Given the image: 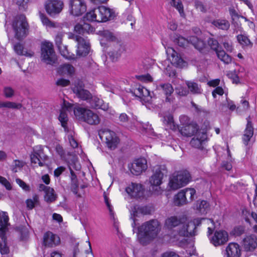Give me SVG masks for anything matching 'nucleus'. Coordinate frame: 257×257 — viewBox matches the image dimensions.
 I'll use <instances>...</instances> for the list:
<instances>
[{
	"mask_svg": "<svg viewBox=\"0 0 257 257\" xmlns=\"http://www.w3.org/2000/svg\"><path fill=\"white\" fill-rule=\"evenodd\" d=\"M180 121L183 123V126L179 129L181 134L184 137H191L196 135L191 140L190 145H202L205 141L207 140V136L206 133L198 132L199 126L195 122L188 123L189 117L186 115L181 116L180 118Z\"/></svg>",
	"mask_w": 257,
	"mask_h": 257,
	"instance_id": "obj_1",
	"label": "nucleus"
},
{
	"mask_svg": "<svg viewBox=\"0 0 257 257\" xmlns=\"http://www.w3.org/2000/svg\"><path fill=\"white\" fill-rule=\"evenodd\" d=\"M161 230L157 219H151L143 223L138 228V238L141 244L147 245L157 237Z\"/></svg>",
	"mask_w": 257,
	"mask_h": 257,
	"instance_id": "obj_2",
	"label": "nucleus"
},
{
	"mask_svg": "<svg viewBox=\"0 0 257 257\" xmlns=\"http://www.w3.org/2000/svg\"><path fill=\"white\" fill-rule=\"evenodd\" d=\"M9 220L7 212L0 211V252L2 254H7L10 251L6 235L7 227L9 225Z\"/></svg>",
	"mask_w": 257,
	"mask_h": 257,
	"instance_id": "obj_3",
	"label": "nucleus"
},
{
	"mask_svg": "<svg viewBox=\"0 0 257 257\" xmlns=\"http://www.w3.org/2000/svg\"><path fill=\"white\" fill-rule=\"evenodd\" d=\"M12 27L15 37L18 40H22L27 36L29 26L24 15L21 14L16 16L13 22Z\"/></svg>",
	"mask_w": 257,
	"mask_h": 257,
	"instance_id": "obj_4",
	"label": "nucleus"
},
{
	"mask_svg": "<svg viewBox=\"0 0 257 257\" xmlns=\"http://www.w3.org/2000/svg\"><path fill=\"white\" fill-rule=\"evenodd\" d=\"M191 180V175L187 170H181L173 174L169 185L172 190H177L186 185Z\"/></svg>",
	"mask_w": 257,
	"mask_h": 257,
	"instance_id": "obj_5",
	"label": "nucleus"
},
{
	"mask_svg": "<svg viewBox=\"0 0 257 257\" xmlns=\"http://www.w3.org/2000/svg\"><path fill=\"white\" fill-rule=\"evenodd\" d=\"M74 113L76 117L91 125L97 124L100 122L98 115L88 109L78 107L74 109Z\"/></svg>",
	"mask_w": 257,
	"mask_h": 257,
	"instance_id": "obj_6",
	"label": "nucleus"
},
{
	"mask_svg": "<svg viewBox=\"0 0 257 257\" xmlns=\"http://www.w3.org/2000/svg\"><path fill=\"white\" fill-rule=\"evenodd\" d=\"M42 60L48 64H53L56 61V55L52 43L44 41L41 45Z\"/></svg>",
	"mask_w": 257,
	"mask_h": 257,
	"instance_id": "obj_7",
	"label": "nucleus"
},
{
	"mask_svg": "<svg viewBox=\"0 0 257 257\" xmlns=\"http://www.w3.org/2000/svg\"><path fill=\"white\" fill-rule=\"evenodd\" d=\"M64 3L60 0H48L45 4L47 13L51 17L54 18L62 12Z\"/></svg>",
	"mask_w": 257,
	"mask_h": 257,
	"instance_id": "obj_8",
	"label": "nucleus"
},
{
	"mask_svg": "<svg viewBox=\"0 0 257 257\" xmlns=\"http://www.w3.org/2000/svg\"><path fill=\"white\" fill-rule=\"evenodd\" d=\"M196 194V190L194 188H187L182 190L174 197V203L176 206H180L185 204L187 202V196L189 197V201H192Z\"/></svg>",
	"mask_w": 257,
	"mask_h": 257,
	"instance_id": "obj_9",
	"label": "nucleus"
},
{
	"mask_svg": "<svg viewBox=\"0 0 257 257\" xmlns=\"http://www.w3.org/2000/svg\"><path fill=\"white\" fill-rule=\"evenodd\" d=\"M101 142L106 145H118L119 139L116 133L108 129H101L98 132Z\"/></svg>",
	"mask_w": 257,
	"mask_h": 257,
	"instance_id": "obj_10",
	"label": "nucleus"
},
{
	"mask_svg": "<svg viewBox=\"0 0 257 257\" xmlns=\"http://www.w3.org/2000/svg\"><path fill=\"white\" fill-rule=\"evenodd\" d=\"M152 211V207L149 205H136L134 207L133 209L132 210V213L131 214L130 217V219L133 221L132 226L133 228L134 231L137 226L136 222L137 220L136 219V217L139 216L140 215H145L151 214Z\"/></svg>",
	"mask_w": 257,
	"mask_h": 257,
	"instance_id": "obj_11",
	"label": "nucleus"
},
{
	"mask_svg": "<svg viewBox=\"0 0 257 257\" xmlns=\"http://www.w3.org/2000/svg\"><path fill=\"white\" fill-rule=\"evenodd\" d=\"M96 10L98 23H104L110 21L115 16L114 12L112 10L104 6H99L96 8Z\"/></svg>",
	"mask_w": 257,
	"mask_h": 257,
	"instance_id": "obj_12",
	"label": "nucleus"
},
{
	"mask_svg": "<svg viewBox=\"0 0 257 257\" xmlns=\"http://www.w3.org/2000/svg\"><path fill=\"white\" fill-rule=\"evenodd\" d=\"M72 38L77 42V55L79 56H86L89 52L90 44L88 41L78 35L72 36Z\"/></svg>",
	"mask_w": 257,
	"mask_h": 257,
	"instance_id": "obj_13",
	"label": "nucleus"
},
{
	"mask_svg": "<svg viewBox=\"0 0 257 257\" xmlns=\"http://www.w3.org/2000/svg\"><path fill=\"white\" fill-rule=\"evenodd\" d=\"M70 13L74 16H80L86 11V5L83 0H70Z\"/></svg>",
	"mask_w": 257,
	"mask_h": 257,
	"instance_id": "obj_14",
	"label": "nucleus"
},
{
	"mask_svg": "<svg viewBox=\"0 0 257 257\" xmlns=\"http://www.w3.org/2000/svg\"><path fill=\"white\" fill-rule=\"evenodd\" d=\"M148 168L147 160L144 158H140L134 161L130 168L131 172L134 175H139Z\"/></svg>",
	"mask_w": 257,
	"mask_h": 257,
	"instance_id": "obj_15",
	"label": "nucleus"
},
{
	"mask_svg": "<svg viewBox=\"0 0 257 257\" xmlns=\"http://www.w3.org/2000/svg\"><path fill=\"white\" fill-rule=\"evenodd\" d=\"M166 53L171 61V63L177 67L182 68L185 66L186 63L173 48H168L166 50Z\"/></svg>",
	"mask_w": 257,
	"mask_h": 257,
	"instance_id": "obj_16",
	"label": "nucleus"
},
{
	"mask_svg": "<svg viewBox=\"0 0 257 257\" xmlns=\"http://www.w3.org/2000/svg\"><path fill=\"white\" fill-rule=\"evenodd\" d=\"M125 191L132 198L140 199L143 197L144 189L142 185L132 183L126 188Z\"/></svg>",
	"mask_w": 257,
	"mask_h": 257,
	"instance_id": "obj_17",
	"label": "nucleus"
},
{
	"mask_svg": "<svg viewBox=\"0 0 257 257\" xmlns=\"http://www.w3.org/2000/svg\"><path fill=\"white\" fill-rule=\"evenodd\" d=\"M43 243L48 247H54L60 243V238L58 235L48 231L43 235Z\"/></svg>",
	"mask_w": 257,
	"mask_h": 257,
	"instance_id": "obj_18",
	"label": "nucleus"
},
{
	"mask_svg": "<svg viewBox=\"0 0 257 257\" xmlns=\"http://www.w3.org/2000/svg\"><path fill=\"white\" fill-rule=\"evenodd\" d=\"M195 223L190 221L187 223H182L181 227L176 232L181 236L192 237L195 235Z\"/></svg>",
	"mask_w": 257,
	"mask_h": 257,
	"instance_id": "obj_19",
	"label": "nucleus"
},
{
	"mask_svg": "<svg viewBox=\"0 0 257 257\" xmlns=\"http://www.w3.org/2000/svg\"><path fill=\"white\" fill-rule=\"evenodd\" d=\"M84 85L82 81H79L73 87V91L77 96L82 100L88 102L92 96L90 92L84 88Z\"/></svg>",
	"mask_w": 257,
	"mask_h": 257,
	"instance_id": "obj_20",
	"label": "nucleus"
},
{
	"mask_svg": "<svg viewBox=\"0 0 257 257\" xmlns=\"http://www.w3.org/2000/svg\"><path fill=\"white\" fill-rule=\"evenodd\" d=\"M166 170L164 166H158L155 169L153 175L150 179V182L152 185L158 186L162 183V180Z\"/></svg>",
	"mask_w": 257,
	"mask_h": 257,
	"instance_id": "obj_21",
	"label": "nucleus"
},
{
	"mask_svg": "<svg viewBox=\"0 0 257 257\" xmlns=\"http://www.w3.org/2000/svg\"><path fill=\"white\" fill-rule=\"evenodd\" d=\"M228 233L223 230L216 231L211 239V242L215 246L224 244L228 240Z\"/></svg>",
	"mask_w": 257,
	"mask_h": 257,
	"instance_id": "obj_22",
	"label": "nucleus"
},
{
	"mask_svg": "<svg viewBox=\"0 0 257 257\" xmlns=\"http://www.w3.org/2000/svg\"><path fill=\"white\" fill-rule=\"evenodd\" d=\"M242 246L246 251H253L257 247V237L251 234L246 236L242 240Z\"/></svg>",
	"mask_w": 257,
	"mask_h": 257,
	"instance_id": "obj_23",
	"label": "nucleus"
},
{
	"mask_svg": "<svg viewBox=\"0 0 257 257\" xmlns=\"http://www.w3.org/2000/svg\"><path fill=\"white\" fill-rule=\"evenodd\" d=\"M247 123L246 124L244 134L242 137L243 143L244 144H248V142L252 138L253 135V123L250 120V116H248L246 118Z\"/></svg>",
	"mask_w": 257,
	"mask_h": 257,
	"instance_id": "obj_24",
	"label": "nucleus"
},
{
	"mask_svg": "<svg viewBox=\"0 0 257 257\" xmlns=\"http://www.w3.org/2000/svg\"><path fill=\"white\" fill-rule=\"evenodd\" d=\"M182 223V219L180 217L172 216L166 219L165 227L169 230H172L178 226H180L179 228H180Z\"/></svg>",
	"mask_w": 257,
	"mask_h": 257,
	"instance_id": "obj_25",
	"label": "nucleus"
},
{
	"mask_svg": "<svg viewBox=\"0 0 257 257\" xmlns=\"http://www.w3.org/2000/svg\"><path fill=\"white\" fill-rule=\"evenodd\" d=\"M226 257H240L241 250L236 243H230L226 248Z\"/></svg>",
	"mask_w": 257,
	"mask_h": 257,
	"instance_id": "obj_26",
	"label": "nucleus"
},
{
	"mask_svg": "<svg viewBox=\"0 0 257 257\" xmlns=\"http://www.w3.org/2000/svg\"><path fill=\"white\" fill-rule=\"evenodd\" d=\"M189 41L200 52L203 54L207 53V48L202 40L196 36H191L189 37Z\"/></svg>",
	"mask_w": 257,
	"mask_h": 257,
	"instance_id": "obj_27",
	"label": "nucleus"
},
{
	"mask_svg": "<svg viewBox=\"0 0 257 257\" xmlns=\"http://www.w3.org/2000/svg\"><path fill=\"white\" fill-rule=\"evenodd\" d=\"M125 50V46L123 44L118 43L114 48L109 52L108 54L112 61H116V60L120 57L122 53Z\"/></svg>",
	"mask_w": 257,
	"mask_h": 257,
	"instance_id": "obj_28",
	"label": "nucleus"
},
{
	"mask_svg": "<svg viewBox=\"0 0 257 257\" xmlns=\"http://www.w3.org/2000/svg\"><path fill=\"white\" fill-rule=\"evenodd\" d=\"M88 102L91 107L95 109H101L105 110L108 109V105L105 104L103 100L96 96H91Z\"/></svg>",
	"mask_w": 257,
	"mask_h": 257,
	"instance_id": "obj_29",
	"label": "nucleus"
},
{
	"mask_svg": "<svg viewBox=\"0 0 257 257\" xmlns=\"http://www.w3.org/2000/svg\"><path fill=\"white\" fill-rule=\"evenodd\" d=\"M159 88H161L164 94L166 95V101L171 102L173 101V98L171 97V94L174 92V89L172 86V85L170 83H162L160 84L158 86Z\"/></svg>",
	"mask_w": 257,
	"mask_h": 257,
	"instance_id": "obj_30",
	"label": "nucleus"
},
{
	"mask_svg": "<svg viewBox=\"0 0 257 257\" xmlns=\"http://www.w3.org/2000/svg\"><path fill=\"white\" fill-rule=\"evenodd\" d=\"M210 23L213 26L222 30L226 31L230 27L229 22L224 19L214 20L211 21Z\"/></svg>",
	"mask_w": 257,
	"mask_h": 257,
	"instance_id": "obj_31",
	"label": "nucleus"
},
{
	"mask_svg": "<svg viewBox=\"0 0 257 257\" xmlns=\"http://www.w3.org/2000/svg\"><path fill=\"white\" fill-rule=\"evenodd\" d=\"M194 208L201 214H206L209 209V204L205 200L197 201Z\"/></svg>",
	"mask_w": 257,
	"mask_h": 257,
	"instance_id": "obj_32",
	"label": "nucleus"
},
{
	"mask_svg": "<svg viewBox=\"0 0 257 257\" xmlns=\"http://www.w3.org/2000/svg\"><path fill=\"white\" fill-rule=\"evenodd\" d=\"M58 72L63 75H72L74 73V68L71 64H65L59 67Z\"/></svg>",
	"mask_w": 257,
	"mask_h": 257,
	"instance_id": "obj_33",
	"label": "nucleus"
},
{
	"mask_svg": "<svg viewBox=\"0 0 257 257\" xmlns=\"http://www.w3.org/2000/svg\"><path fill=\"white\" fill-rule=\"evenodd\" d=\"M236 39L238 42L243 48L245 47H252L253 44L250 41L248 37L243 34H239L236 36Z\"/></svg>",
	"mask_w": 257,
	"mask_h": 257,
	"instance_id": "obj_34",
	"label": "nucleus"
},
{
	"mask_svg": "<svg viewBox=\"0 0 257 257\" xmlns=\"http://www.w3.org/2000/svg\"><path fill=\"white\" fill-rule=\"evenodd\" d=\"M215 52L218 58L224 63L229 64L231 62V57L227 54L223 50H222L221 47H220V49Z\"/></svg>",
	"mask_w": 257,
	"mask_h": 257,
	"instance_id": "obj_35",
	"label": "nucleus"
},
{
	"mask_svg": "<svg viewBox=\"0 0 257 257\" xmlns=\"http://www.w3.org/2000/svg\"><path fill=\"white\" fill-rule=\"evenodd\" d=\"M45 193L44 199L47 203H50L53 202L57 198V195L55 193V191L52 188L49 187Z\"/></svg>",
	"mask_w": 257,
	"mask_h": 257,
	"instance_id": "obj_36",
	"label": "nucleus"
},
{
	"mask_svg": "<svg viewBox=\"0 0 257 257\" xmlns=\"http://www.w3.org/2000/svg\"><path fill=\"white\" fill-rule=\"evenodd\" d=\"M143 130L145 132V133L150 137L154 139H156L157 138H159L161 137L160 134L157 135L154 131L152 127L151 124H150L149 122L147 123H144L142 125Z\"/></svg>",
	"mask_w": 257,
	"mask_h": 257,
	"instance_id": "obj_37",
	"label": "nucleus"
},
{
	"mask_svg": "<svg viewBox=\"0 0 257 257\" xmlns=\"http://www.w3.org/2000/svg\"><path fill=\"white\" fill-rule=\"evenodd\" d=\"M98 34L107 41L113 42L116 40V37L113 33L108 30L99 31Z\"/></svg>",
	"mask_w": 257,
	"mask_h": 257,
	"instance_id": "obj_38",
	"label": "nucleus"
},
{
	"mask_svg": "<svg viewBox=\"0 0 257 257\" xmlns=\"http://www.w3.org/2000/svg\"><path fill=\"white\" fill-rule=\"evenodd\" d=\"M170 4L178 11L181 17L185 18L186 15L184 11L183 5L181 0H171Z\"/></svg>",
	"mask_w": 257,
	"mask_h": 257,
	"instance_id": "obj_39",
	"label": "nucleus"
},
{
	"mask_svg": "<svg viewBox=\"0 0 257 257\" xmlns=\"http://www.w3.org/2000/svg\"><path fill=\"white\" fill-rule=\"evenodd\" d=\"M91 28V26L87 23H84L83 25L77 24L74 27V31L80 35H83L86 32H88Z\"/></svg>",
	"mask_w": 257,
	"mask_h": 257,
	"instance_id": "obj_40",
	"label": "nucleus"
},
{
	"mask_svg": "<svg viewBox=\"0 0 257 257\" xmlns=\"http://www.w3.org/2000/svg\"><path fill=\"white\" fill-rule=\"evenodd\" d=\"M58 119L61 122V126L64 128L65 131H68L67 122L68 118L67 114L64 110H61L58 117Z\"/></svg>",
	"mask_w": 257,
	"mask_h": 257,
	"instance_id": "obj_41",
	"label": "nucleus"
},
{
	"mask_svg": "<svg viewBox=\"0 0 257 257\" xmlns=\"http://www.w3.org/2000/svg\"><path fill=\"white\" fill-rule=\"evenodd\" d=\"M22 107L21 103H16L11 101H0V108H7L12 109H20Z\"/></svg>",
	"mask_w": 257,
	"mask_h": 257,
	"instance_id": "obj_42",
	"label": "nucleus"
},
{
	"mask_svg": "<svg viewBox=\"0 0 257 257\" xmlns=\"http://www.w3.org/2000/svg\"><path fill=\"white\" fill-rule=\"evenodd\" d=\"M188 88L193 94H200L202 92L201 86L197 83L189 81L187 83Z\"/></svg>",
	"mask_w": 257,
	"mask_h": 257,
	"instance_id": "obj_43",
	"label": "nucleus"
},
{
	"mask_svg": "<svg viewBox=\"0 0 257 257\" xmlns=\"http://www.w3.org/2000/svg\"><path fill=\"white\" fill-rule=\"evenodd\" d=\"M163 122L168 125V126L172 130H176L177 126L175 124L173 117L169 114L164 116L163 117Z\"/></svg>",
	"mask_w": 257,
	"mask_h": 257,
	"instance_id": "obj_44",
	"label": "nucleus"
},
{
	"mask_svg": "<svg viewBox=\"0 0 257 257\" xmlns=\"http://www.w3.org/2000/svg\"><path fill=\"white\" fill-rule=\"evenodd\" d=\"M15 52L19 55H25L27 56H32L30 53L24 51V48L22 44L20 43H17L14 46Z\"/></svg>",
	"mask_w": 257,
	"mask_h": 257,
	"instance_id": "obj_45",
	"label": "nucleus"
},
{
	"mask_svg": "<svg viewBox=\"0 0 257 257\" xmlns=\"http://www.w3.org/2000/svg\"><path fill=\"white\" fill-rule=\"evenodd\" d=\"M96 8L94 10L88 12L84 17V19L89 22H97V14L96 13Z\"/></svg>",
	"mask_w": 257,
	"mask_h": 257,
	"instance_id": "obj_46",
	"label": "nucleus"
},
{
	"mask_svg": "<svg viewBox=\"0 0 257 257\" xmlns=\"http://www.w3.org/2000/svg\"><path fill=\"white\" fill-rule=\"evenodd\" d=\"M61 54L65 58L69 60H73L75 59L74 54H71L68 51L66 46L61 45L60 49H58Z\"/></svg>",
	"mask_w": 257,
	"mask_h": 257,
	"instance_id": "obj_47",
	"label": "nucleus"
},
{
	"mask_svg": "<svg viewBox=\"0 0 257 257\" xmlns=\"http://www.w3.org/2000/svg\"><path fill=\"white\" fill-rule=\"evenodd\" d=\"M141 99H142L145 102L151 103L152 99V96L151 95V93L149 90L147 88H145L143 91V93L140 97H139Z\"/></svg>",
	"mask_w": 257,
	"mask_h": 257,
	"instance_id": "obj_48",
	"label": "nucleus"
},
{
	"mask_svg": "<svg viewBox=\"0 0 257 257\" xmlns=\"http://www.w3.org/2000/svg\"><path fill=\"white\" fill-rule=\"evenodd\" d=\"M208 45L210 48L215 52L220 49L219 44L217 40L214 38H209L207 40Z\"/></svg>",
	"mask_w": 257,
	"mask_h": 257,
	"instance_id": "obj_49",
	"label": "nucleus"
},
{
	"mask_svg": "<svg viewBox=\"0 0 257 257\" xmlns=\"http://www.w3.org/2000/svg\"><path fill=\"white\" fill-rule=\"evenodd\" d=\"M174 42L175 44L181 47H184L189 42V40H186L181 36H177L175 38Z\"/></svg>",
	"mask_w": 257,
	"mask_h": 257,
	"instance_id": "obj_50",
	"label": "nucleus"
},
{
	"mask_svg": "<svg viewBox=\"0 0 257 257\" xmlns=\"http://www.w3.org/2000/svg\"><path fill=\"white\" fill-rule=\"evenodd\" d=\"M116 147L117 146H100L97 147V149L103 153L110 154V152L114 150Z\"/></svg>",
	"mask_w": 257,
	"mask_h": 257,
	"instance_id": "obj_51",
	"label": "nucleus"
},
{
	"mask_svg": "<svg viewBox=\"0 0 257 257\" xmlns=\"http://www.w3.org/2000/svg\"><path fill=\"white\" fill-rule=\"evenodd\" d=\"M42 134L45 139L49 140L54 138L55 132L53 129L45 128L42 131Z\"/></svg>",
	"mask_w": 257,
	"mask_h": 257,
	"instance_id": "obj_52",
	"label": "nucleus"
},
{
	"mask_svg": "<svg viewBox=\"0 0 257 257\" xmlns=\"http://www.w3.org/2000/svg\"><path fill=\"white\" fill-rule=\"evenodd\" d=\"M20 232L21 233V239L22 240H26L29 237V231L26 226L20 227Z\"/></svg>",
	"mask_w": 257,
	"mask_h": 257,
	"instance_id": "obj_53",
	"label": "nucleus"
},
{
	"mask_svg": "<svg viewBox=\"0 0 257 257\" xmlns=\"http://www.w3.org/2000/svg\"><path fill=\"white\" fill-rule=\"evenodd\" d=\"M3 92L6 98H11L14 95V90L11 87L7 86L4 88Z\"/></svg>",
	"mask_w": 257,
	"mask_h": 257,
	"instance_id": "obj_54",
	"label": "nucleus"
},
{
	"mask_svg": "<svg viewBox=\"0 0 257 257\" xmlns=\"http://www.w3.org/2000/svg\"><path fill=\"white\" fill-rule=\"evenodd\" d=\"M144 89L145 87L139 86L138 88H136L134 89V90H131V92L134 96L139 97L143 93Z\"/></svg>",
	"mask_w": 257,
	"mask_h": 257,
	"instance_id": "obj_55",
	"label": "nucleus"
},
{
	"mask_svg": "<svg viewBox=\"0 0 257 257\" xmlns=\"http://www.w3.org/2000/svg\"><path fill=\"white\" fill-rule=\"evenodd\" d=\"M14 165L12 169L13 172L16 173L18 172V168L20 169L23 167V163L19 160H16L14 161Z\"/></svg>",
	"mask_w": 257,
	"mask_h": 257,
	"instance_id": "obj_56",
	"label": "nucleus"
},
{
	"mask_svg": "<svg viewBox=\"0 0 257 257\" xmlns=\"http://www.w3.org/2000/svg\"><path fill=\"white\" fill-rule=\"evenodd\" d=\"M194 6L196 9L203 13H205L206 12V9L201 2L196 0L194 2Z\"/></svg>",
	"mask_w": 257,
	"mask_h": 257,
	"instance_id": "obj_57",
	"label": "nucleus"
},
{
	"mask_svg": "<svg viewBox=\"0 0 257 257\" xmlns=\"http://www.w3.org/2000/svg\"><path fill=\"white\" fill-rule=\"evenodd\" d=\"M62 108H63L62 110L66 109V110H67L68 111H71L72 110H74V109L76 108V107H74V105L64 100Z\"/></svg>",
	"mask_w": 257,
	"mask_h": 257,
	"instance_id": "obj_58",
	"label": "nucleus"
},
{
	"mask_svg": "<svg viewBox=\"0 0 257 257\" xmlns=\"http://www.w3.org/2000/svg\"><path fill=\"white\" fill-rule=\"evenodd\" d=\"M137 78L139 80H140L142 81L145 82H149L153 81V78L149 74H147L146 75H139V76H137Z\"/></svg>",
	"mask_w": 257,
	"mask_h": 257,
	"instance_id": "obj_59",
	"label": "nucleus"
},
{
	"mask_svg": "<svg viewBox=\"0 0 257 257\" xmlns=\"http://www.w3.org/2000/svg\"><path fill=\"white\" fill-rule=\"evenodd\" d=\"M63 34L61 33H58L55 38V41L58 49H60L61 45H62Z\"/></svg>",
	"mask_w": 257,
	"mask_h": 257,
	"instance_id": "obj_60",
	"label": "nucleus"
},
{
	"mask_svg": "<svg viewBox=\"0 0 257 257\" xmlns=\"http://www.w3.org/2000/svg\"><path fill=\"white\" fill-rule=\"evenodd\" d=\"M39 17L40 18V19H41L42 23L47 26H49L51 23V21L47 18V17L45 15V14L42 13L41 12H39Z\"/></svg>",
	"mask_w": 257,
	"mask_h": 257,
	"instance_id": "obj_61",
	"label": "nucleus"
},
{
	"mask_svg": "<svg viewBox=\"0 0 257 257\" xmlns=\"http://www.w3.org/2000/svg\"><path fill=\"white\" fill-rule=\"evenodd\" d=\"M0 183L3 185L8 190L12 189V186L10 183L4 177L0 176Z\"/></svg>",
	"mask_w": 257,
	"mask_h": 257,
	"instance_id": "obj_62",
	"label": "nucleus"
},
{
	"mask_svg": "<svg viewBox=\"0 0 257 257\" xmlns=\"http://www.w3.org/2000/svg\"><path fill=\"white\" fill-rule=\"evenodd\" d=\"M232 232L234 235L240 236L244 233V229L243 226H239L234 227Z\"/></svg>",
	"mask_w": 257,
	"mask_h": 257,
	"instance_id": "obj_63",
	"label": "nucleus"
},
{
	"mask_svg": "<svg viewBox=\"0 0 257 257\" xmlns=\"http://www.w3.org/2000/svg\"><path fill=\"white\" fill-rule=\"evenodd\" d=\"M16 182L19 186L23 188L25 191H28L30 190V187L29 185L26 184V183L24 182L21 179L18 178L16 179Z\"/></svg>",
	"mask_w": 257,
	"mask_h": 257,
	"instance_id": "obj_64",
	"label": "nucleus"
}]
</instances>
